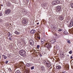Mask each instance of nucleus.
<instances>
[{
    "instance_id": "f257e3e1",
    "label": "nucleus",
    "mask_w": 73,
    "mask_h": 73,
    "mask_svg": "<svg viewBox=\"0 0 73 73\" xmlns=\"http://www.w3.org/2000/svg\"><path fill=\"white\" fill-rule=\"evenodd\" d=\"M19 53L22 56L25 57L26 56V52L25 51L23 50H21L19 51Z\"/></svg>"
},
{
    "instance_id": "f03ea898",
    "label": "nucleus",
    "mask_w": 73,
    "mask_h": 73,
    "mask_svg": "<svg viewBox=\"0 0 73 73\" xmlns=\"http://www.w3.org/2000/svg\"><path fill=\"white\" fill-rule=\"evenodd\" d=\"M60 3V1H58V0H57V1H53L52 3V5H56L57 4H59Z\"/></svg>"
},
{
    "instance_id": "7ed1b4c3",
    "label": "nucleus",
    "mask_w": 73,
    "mask_h": 73,
    "mask_svg": "<svg viewBox=\"0 0 73 73\" xmlns=\"http://www.w3.org/2000/svg\"><path fill=\"white\" fill-rule=\"evenodd\" d=\"M45 45H47L46 46V47L48 50H50V48H51V46H50V44L49 43L48 44V43H46L45 44Z\"/></svg>"
},
{
    "instance_id": "20e7f679",
    "label": "nucleus",
    "mask_w": 73,
    "mask_h": 73,
    "mask_svg": "<svg viewBox=\"0 0 73 73\" xmlns=\"http://www.w3.org/2000/svg\"><path fill=\"white\" fill-rule=\"evenodd\" d=\"M61 8L60 7L58 6L56 7V12H57L58 13H59V12L61 11Z\"/></svg>"
},
{
    "instance_id": "39448f33",
    "label": "nucleus",
    "mask_w": 73,
    "mask_h": 73,
    "mask_svg": "<svg viewBox=\"0 0 73 73\" xmlns=\"http://www.w3.org/2000/svg\"><path fill=\"white\" fill-rule=\"evenodd\" d=\"M5 13L7 15H8L9 13H11V10L9 9H8L7 10L5 11Z\"/></svg>"
},
{
    "instance_id": "423d86ee",
    "label": "nucleus",
    "mask_w": 73,
    "mask_h": 73,
    "mask_svg": "<svg viewBox=\"0 0 73 73\" xmlns=\"http://www.w3.org/2000/svg\"><path fill=\"white\" fill-rule=\"evenodd\" d=\"M62 32L63 33H64V34H65V35H67L68 34V33L66 31V30L65 29L63 30L62 31Z\"/></svg>"
},
{
    "instance_id": "0eeeda50",
    "label": "nucleus",
    "mask_w": 73,
    "mask_h": 73,
    "mask_svg": "<svg viewBox=\"0 0 73 73\" xmlns=\"http://www.w3.org/2000/svg\"><path fill=\"white\" fill-rule=\"evenodd\" d=\"M29 42L30 44L31 45H33V41L32 40H31L29 41Z\"/></svg>"
},
{
    "instance_id": "6e6552de",
    "label": "nucleus",
    "mask_w": 73,
    "mask_h": 73,
    "mask_svg": "<svg viewBox=\"0 0 73 73\" xmlns=\"http://www.w3.org/2000/svg\"><path fill=\"white\" fill-rule=\"evenodd\" d=\"M31 34H34V33H36V31L34 29H33L31 31Z\"/></svg>"
},
{
    "instance_id": "1a4fd4ad",
    "label": "nucleus",
    "mask_w": 73,
    "mask_h": 73,
    "mask_svg": "<svg viewBox=\"0 0 73 73\" xmlns=\"http://www.w3.org/2000/svg\"><path fill=\"white\" fill-rule=\"evenodd\" d=\"M68 26L69 27H72L73 26V22H70Z\"/></svg>"
},
{
    "instance_id": "9d476101",
    "label": "nucleus",
    "mask_w": 73,
    "mask_h": 73,
    "mask_svg": "<svg viewBox=\"0 0 73 73\" xmlns=\"http://www.w3.org/2000/svg\"><path fill=\"white\" fill-rule=\"evenodd\" d=\"M56 69H61V66H56Z\"/></svg>"
},
{
    "instance_id": "9b49d317",
    "label": "nucleus",
    "mask_w": 73,
    "mask_h": 73,
    "mask_svg": "<svg viewBox=\"0 0 73 73\" xmlns=\"http://www.w3.org/2000/svg\"><path fill=\"white\" fill-rule=\"evenodd\" d=\"M8 35H9L8 37H12V34H10V32L8 33Z\"/></svg>"
},
{
    "instance_id": "f8f14e48",
    "label": "nucleus",
    "mask_w": 73,
    "mask_h": 73,
    "mask_svg": "<svg viewBox=\"0 0 73 73\" xmlns=\"http://www.w3.org/2000/svg\"><path fill=\"white\" fill-rule=\"evenodd\" d=\"M41 43H42V44H44V42H45V41L44 40V39H41Z\"/></svg>"
},
{
    "instance_id": "ddd939ff",
    "label": "nucleus",
    "mask_w": 73,
    "mask_h": 73,
    "mask_svg": "<svg viewBox=\"0 0 73 73\" xmlns=\"http://www.w3.org/2000/svg\"><path fill=\"white\" fill-rule=\"evenodd\" d=\"M59 19L60 20H63V19H64V18H63V16H60L59 17Z\"/></svg>"
},
{
    "instance_id": "4468645a",
    "label": "nucleus",
    "mask_w": 73,
    "mask_h": 73,
    "mask_svg": "<svg viewBox=\"0 0 73 73\" xmlns=\"http://www.w3.org/2000/svg\"><path fill=\"white\" fill-rule=\"evenodd\" d=\"M41 70H42V71H44V70H45V68H44L43 66H42L41 68Z\"/></svg>"
},
{
    "instance_id": "2eb2a0df",
    "label": "nucleus",
    "mask_w": 73,
    "mask_h": 73,
    "mask_svg": "<svg viewBox=\"0 0 73 73\" xmlns=\"http://www.w3.org/2000/svg\"><path fill=\"white\" fill-rule=\"evenodd\" d=\"M14 33L15 34H16V35H20L19 33L17 31H15Z\"/></svg>"
},
{
    "instance_id": "dca6fc26",
    "label": "nucleus",
    "mask_w": 73,
    "mask_h": 73,
    "mask_svg": "<svg viewBox=\"0 0 73 73\" xmlns=\"http://www.w3.org/2000/svg\"><path fill=\"white\" fill-rule=\"evenodd\" d=\"M26 66L27 67H30L31 66V64H30L27 63L26 64Z\"/></svg>"
},
{
    "instance_id": "f3484780",
    "label": "nucleus",
    "mask_w": 73,
    "mask_h": 73,
    "mask_svg": "<svg viewBox=\"0 0 73 73\" xmlns=\"http://www.w3.org/2000/svg\"><path fill=\"white\" fill-rule=\"evenodd\" d=\"M66 41L67 43H68V44H70V40H67Z\"/></svg>"
},
{
    "instance_id": "a211bd4d",
    "label": "nucleus",
    "mask_w": 73,
    "mask_h": 73,
    "mask_svg": "<svg viewBox=\"0 0 73 73\" xmlns=\"http://www.w3.org/2000/svg\"><path fill=\"white\" fill-rule=\"evenodd\" d=\"M2 56L3 57H4L5 59H6L7 57V56L4 55H3Z\"/></svg>"
},
{
    "instance_id": "6ab92c4d",
    "label": "nucleus",
    "mask_w": 73,
    "mask_h": 73,
    "mask_svg": "<svg viewBox=\"0 0 73 73\" xmlns=\"http://www.w3.org/2000/svg\"><path fill=\"white\" fill-rule=\"evenodd\" d=\"M56 41V40H51V42H52V44H53L54 42Z\"/></svg>"
},
{
    "instance_id": "aec40b11",
    "label": "nucleus",
    "mask_w": 73,
    "mask_h": 73,
    "mask_svg": "<svg viewBox=\"0 0 73 73\" xmlns=\"http://www.w3.org/2000/svg\"><path fill=\"white\" fill-rule=\"evenodd\" d=\"M56 47L57 49H60V47L59 46H56Z\"/></svg>"
},
{
    "instance_id": "412c9836",
    "label": "nucleus",
    "mask_w": 73,
    "mask_h": 73,
    "mask_svg": "<svg viewBox=\"0 0 73 73\" xmlns=\"http://www.w3.org/2000/svg\"><path fill=\"white\" fill-rule=\"evenodd\" d=\"M70 6L72 8H73V3H71L70 4Z\"/></svg>"
},
{
    "instance_id": "4be33fe9",
    "label": "nucleus",
    "mask_w": 73,
    "mask_h": 73,
    "mask_svg": "<svg viewBox=\"0 0 73 73\" xmlns=\"http://www.w3.org/2000/svg\"><path fill=\"white\" fill-rule=\"evenodd\" d=\"M46 60H45L44 61H43V62L44 63H45V64H46Z\"/></svg>"
},
{
    "instance_id": "5701e85b",
    "label": "nucleus",
    "mask_w": 73,
    "mask_h": 73,
    "mask_svg": "<svg viewBox=\"0 0 73 73\" xmlns=\"http://www.w3.org/2000/svg\"><path fill=\"white\" fill-rule=\"evenodd\" d=\"M16 73H20V72L19 70H17L16 72Z\"/></svg>"
},
{
    "instance_id": "b1692460",
    "label": "nucleus",
    "mask_w": 73,
    "mask_h": 73,
    "mask_svg": "<svg viewBox=\"0 0 73 73\" xmlns=\"http://www.w3.org/2000/svg\"><path fill=\"white\" fill-rule=\"evenodd\" d=\"M58 31L59 32H61V31H62V30L61 29H58Z\"/></svg>"
},
{
    "instance_id": "393cba45",
    "label": "nucleus",
    "mask_w": 73,
    "mask_h": 73,
    "mask_svg": "<svg viewBox=\"0 0 73 73\" xmlns=\"http://www.w3.org/2000/svg\"><path fill=\"white\" fill-rule=\"evenodd\" d=\"M72 52H72V51L71 50L70 52H69V54H72Z\"/></svg>"
},
{
    "instance_id": "a878e982",
    "label": "nucleus",
    "mask_w": 73,
    "mask_h": 73,
    "mask_svg": "<svg viewBox=\"0 0 73 73\" xmlns=\"http://www.w3.org/2000/svg\"><path fill=\"white\" fill-rule=\"evenodd\" d=\"M34 68H35V67L33 66L31 68V70H32L33 69H34Z\"/></svg>"
},
{
    "instance_id": "bb28decb",
    "label": "nucleus",
    "mask_w": 73,
    "mask_h": 73,
    "mask_svg": "<svg viewBox=\"0 0 73 73\" xmlns=\"http://www.w3.org/2000/svg\"><path fill=\"white\" fill-rule=\"evenodd\" d=\"M40 46L39 45H37V48H40Z\"/></svg>"
},
{
    "instance_id": "cd10ccee",
    "label": "nucleus",
    "mask_w": 73,
    "mask_h": 73,
    "mask_svg": "<svg viewBox=\"0 0 73 73\" xmlns=\"http://www.w3.org/2000/svg\"><path fill=\"white\" fill-rule=\"evenodd\" d=\"M8 61H6L5 62V64H8Z\"/></svg>"
},
{
    "instance_id": "c85d7f7f",
    "label": "nucleus",
    "mask_w": 73,
    "mask_h": 73,
    "mask_svg": "<svg viewBox=\"0 0 73 73\" xmlns=\"http://www.w3.org/2000/svg\"><path fill=\"white\" fill-rule=\"evenodd\" d=\"M2 15V13H1V12H0V16H1Z\"/></svg>"
},
{
    "instance_id": "c756f323",
    "label": "nucleus",
    "mask_w": 73,
    "mask_h": 73,
    "mask_svg": "<svg viewBox=\"0 0 73 73\" xmlns=\"http://www.w3.org/2000/svg\"><path fill=\"white\" fill-rule=\"evenodd\" d=\"M9 40H10L11 41V40H12V39L11 37H10V38H9Z\"/></svg>"
},
{
    "instance_id": "7c9ffc66",
    "label": "nucleus",
    "mask_w": 73,
    "mask_h": 73,
    "mask_svg": "<svg viewBox=\"0 0 73 73\" xmlns=\"http://www.w3.org/2000/svg\"><path fill=\"white\" fill-rule=\"evenodd\" d=\"M68 58H69V55H67Z\"/></svg>"
},
{
    "instance_id": "2f4dec72",
    "label": "nucleus",
    "mask_w": 73,
    "mask_h": 73,
    "mask_svg": "<svg viewBox=\"0 0 73 73\" xmlns=\"http://www.w3.org/2000/svg\"><path fill=\"white\" fill-rule=\"evenodd\" d=\"M70 58V59H72V58H73V57H72V56H71Z\"/></svg>"
},
{
    "instance_id": "473e14b6",
    "label": "nucleus",
    "mask_w": 73,
    "mask_h": 73,
    "mask_svg": "<svg viewBox=\"0 0 73 73\" xmlns=\"http://www.w3.org/2000/svg\"><path fill=\"white\" fill-rule=\"evenodd\" d=\"M62 73H66V71H65L62 72Z\"/></svg>"
},
{
    "instance_id": "72a5a7b5",
    "label": "nucleus",
    "mask_w": 73,
    "mask_h": 73,
    "mask_svg": "<svg viewBox=\"0 0 73 73\" xmlns=\"http://www.w3.org/2000/svg\"><path fill=\"white\" fill-rule=\"evenodd\" d=\"M40 57H42V55H41V54H40Z\"/></svg>"
},
{
    "instance_id": "f704fd0d",
    "label": "nucleus",
    "mask_w": 73,
    "mask_h": 73,
    "mask_svg": "<svg viewBox=\"0 0 73 73\" xmlns=\"http://www.w3.org/2000/svg\"><path fill=\"white\" fill-rule=\"evenodd\" d=\"M39 24V23H36L37 25H38Z\"/></svg>"
},
{
    "instance_id": "c9c22d12",
    "label": "nucleus",
    "mask_w": 73,
    "mask_h": 73,
    "mask_svg": "<svg viewBox=\"0 0 73 73\" xmlns=\"http://www.w3.org/2000/svg\"><path fill=\"white\" fill-rule=\"evenodd\" d=\"M38 39H40V37H38Z\"/></svg>"
},
{
    "instance_id": "e433bc0d",
    "label": "nucleus",
    "mask_w": 73,
    "mask_h": 73,
    "mask_svg": "<svg viewBox=\"0 0 73 73\" xmlns=\"http://www.w3.org/2000/svg\"><path fill=\"white\" fill-rule=\"evenodd\" d=\"M37 35V34H35V36H36Z\"/></svg>"
},
{
    "instance_id": "4c0bfd02",
    "label": "nucleus",
    "mask_w": 73,
    "mask_h": 73,
    "mask_svg": "<svg viewBox=\"0 0 73 73\" xmlns=\"http://www.w3.org/2000/svg\"><path fill=\"white\" fill-rule=\"evenodd\" d=\"M1 58V55H0V59Z\"/></svg>"
}]
</instances>
